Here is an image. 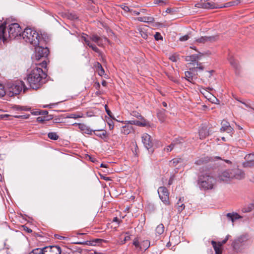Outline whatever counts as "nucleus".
Masks as SVG:
<instances>
[{"label": "nucleus", "instance_id": "338daca9", "mask_svg": "<svg viewBox=\"0 0 254 254\" xmlns=\"http://www.w3.org/2000/svg\"><path fill=\"white\" fill-rule=\"evenodd\" d=\"M173 11L172 9L171 8H167L166 10V12L167 13H171Z\"/></svg>", "mask_w": 254, "mask_h": 254}, {"label": "nucleus", "instance_id": "c756f323", "mask_svg": "<svg viewBox=\"0 0 254 254\" xmlns=\"http://www.w3.org/2000/svg\"><path fill=\"white\" fill-rule=\"evenodd\" d=\"M2 40L3 42L6 41L4 36V26L3 24L0 25V41Z\"/></svg>", "mask_w": 254, "mask_h": 254}, {"label": "nucleus", "instance_id": "bb28decb", "mask_svg": "<svg viewBox=\"0 0 254 254\" xmlns=\"http://www.w3.org/2000/svg\"><path fill=\"white\" fill-rule=\"evenodd\" d=\"M132 130V128L129 125H125L122 127L121 132L124 134H128Z\"/></svg>", "mask_w": 254, "mask_h": 254}, {"label": "nucleus", "instance_id": "9b49d317", "mask_svg": "<svg viewBox=\"0 0 254 254\" xmlns=\"http://www.w3.org/2000/svg\"><path fill=\"white\" fill-rule=\"evenodd\" d=\"M195 6L198 8H202L204 9H214L220 8V6H218L217 4L213 2H202V0L195 4Z\"/></svg>", "mask_w": 254, "mask_h": 254}, {"label": "nucleus", "instance_id": "dca6fc26", "mask_svg": "<svg viewBox=\"0 0 254 254\" xmlns=\"http://www.w3.org/2000/svg\"><path fill=\"white\" fill-rule=\"evenodd\" d=\"M231 170L233 179L241 180L245 178V173L242 170L235 168Z\"/></svg>", "mask_w": 254, "mask_h": 254}, {"label": "nucleus", "instance_id": "69168bd1", "mask_svg": "<svg viewBox=\"0 0 254 254\" xmlns=\"http://www.w3.org/2000/svg\"><path fill=\"white\" fill-rule=\"evenodd\" d=\"M24 230H26L28 233H31L32 230L27 227H26V228H24Z\"/></svg>", "mask_w": 254, "mask_h": 254}, {"label": "nucleus", "instance_id": "f257e3e1", "mask_svg": "<svg viewBox=\"0 0 254 254\" xmlns=\"http://www.w3.org/2000/svg\"><path fill=\"white\" fill-rule=\"evenodd\" d=\"M47 74L39 67L36 66L28 75L27 81L30 88L37 89L40 88L46 82Z\"/></svg>", "mask_w": 254, "mask_h": 254}, {"label": "nucleus", "instance_id": "5fc2aeb1", "mask_svg": "<svg viewBox=\"0 0 254 254\" xmlns=\"http://www.w3.org/2000/svg\"><path fill=\"white\" fill-rule=\"evenodd\" d=\"M48 112L47 111H42L41 112H35L33 114L34 115H38V114H42L43 115H46L48 114Z\"/></svg>", "mask_w": 254, "mask_h": 254}, {"label": "nucleus", "instance_id": "13d9d810", "mask_svg": "<svg viewBox=\"0 0 254 254\" xmlns=\"http://www.w3.org/2000/svg\"><path fill=\"white\" fill-rule=\"evenodd\" d=\"M106 113L107 114H108V116H109L111 118H112L113 119L115 120V119L114 118V117H113L112 116V114L111 113V112L110 111V110H106Z\"/></svg>", "mask_w": 254, "mask_h": 254}, {"label": "nucleus", "instance_id": "864d4df0", "mask_svg": "<svg viewBox=\"0 0 254 254\" xmlns=\"http://www.w3.org/2000/svg\"><path fill=\"white\" fill-rule=\"evenodd\" d=\"M47 120V119H46L45 117H39L37 118V121L40 123L43 122Z\"/></svg>", "mask_w": 254, "mask_h": 254}, {"label": "nucleus", "instance_id": "f8f14e48", "mask_svg": "<svg viewBox=\"0 0 254 254\" xmlns=\"http://www.w3.org/2000/svg\"><path fill=\"white\" fill-rule=\"evenodd\" d=\"M142 142L147 150L151 149L153 146V142L151 139V136L147 133H144L142 135Z\"/></svg>", "mask_w": 254, "mask_h": 254}, {"label": "nucleus", "instance_id": "5701e85b", "mask_svg": "<svg viewBox=\"0 0 254 254\" xmlns=\"http://www.w3.org/2000/svg\"><path fill=\"white\" fill-rule=\"evenodd\" d=\"M241 2V0H235L225 3L224 5L220 6V8L231 7L232 6L237 5Z\"/></svg>", "mask_w": 254, "mask_h": 254}, {"label": "nucleus", "instance_id": "473e14b6", "mask_svg": "<svg viewBox=\"0 0 254 254\" xmlns=\"http://www.w3.org/2000/svg\"><path fill=\"white\" fill-rule=\"evenodd\" d=\"M182 198H180L177 203V206L178 207V211L179 212H182L185 208V205L184 203H182Z\"/></svg>", "mask_w": 254, "mask_h": 254}, {"label": "nucleus", "instance_id": "37998d69", "mask_svg": "<svg viewBox=\"0 0 254 254\" xmlns=\"http://www.w3.org/2000/svg\"><path fill=\"white\" fill-rule=\"evenodd\" d=\"M98 64V68L99 69L98 73L100 76H102L104 73V70L102 66V65L99 63H97Z\"/></svg>", "mask_w": 254, "mask_h": 254}, {"label": "nucleus", "instance_id": "c9c22d12", "mask_svg": "<svg viewBox=\"0 0 254 254\" xmlns=\"http://www.w3.org/2000/svg\"><path fill=\"white\" fill-rule=\"evenodd\" d=\"M182 162V159L181 158H174L172 159L170 162V165L173 166H177L179 163Z\"/></svg>", "mask_w": 254, "mask_h": 254}, {"label": "nucleus", "instance_id": "72a5a7b5", "mask_svg": "<svg viewBox=\"0 0 254 254\" xmlns=\"http://www.w3.org/2000/svg\"><path fill=\"white\" fill-rule=\"evenodd\" d=\"M221 126L222 127L220 128V130L221 132H224L225 130L227 128H228L229 127H230L229 123L225 120L222 121V122H221Z\"/></svg>", "mask_w": 254, "mask_h": 254}, {"label": "nucleus", "instance_id": "a18cd8bd", "mask_svg": "<svg viewBox=\"0 0 254 254\" xmlns=\"http://www.w3.org/2000/svg\"><path fill=\"white\" fill-rule=\"evenodd\" d=\"M121 8L126 12H131L132 9H130L128 6L125 5V4H123L121 5Z\"/></svg>", "mask_w": 254, "mask_h": 254}, {"label": "nucleus", "instance_id": "a211bd4d", "mask_svg": "<svg viewBox=\"0 0 254 254\" xmlns=\"http://www.w3.org/2000/svg\"><path fill=\"white\" fill-rule=\"evenodd\" d=\"M81 40L82 41H84L88 46L91 48L92 50L95 52L97 53H100V50L95 45L91 43L90 39H88L85 36L82 35L81 37Z\"/></svg>", "mask_w": 254, "mask_h": 254}, {"label": "nucleus", "instance_id": "2f4dec72", "mask_svg": "<svg viewBox=\"0 0 254 254\" xmlns=\"http://www.w3.org/2000/svg\"><path fill=\"white\" fill-rule=\"evenodd\" d=\"M254 209V204L253 203L249 204L242 209V211L244 213L250 212Z\"/></svg>", "mask_w": 254, "mask_h": 254}, {"label": "nucleus", "instance_id": "ea45409f", "mask_svg": "<svg viewBox=\"0 0 254 254\" xmlns=\"http://www.w3.org/2000/svg\"><path fill=\"white\" fill-rule=\"evenodd\" d=\"M48 136L51 139L56 140L59 138V136L56 132H49L48 134Z\"/></svg>", "mask_w": 254, "mask_h": 254}, {"label": "nucleus", "instance_id": "cd10ccee", "mask_svg": "<svg viewBox=\"0 0 254 254\" xmlns=\"http://www.w3.org/2000/svg\"><path fill=\"white\" fill-rule=\"evenodd\" d=\"M83 117V114L82 113H71L67 115L66 118L76 119Z\"/></svg>", "mask_w": 254, "mask_h": 254}, {"label": "nucleus", "instance_id": "ddd939ff", "mask_svg": "<svg viewBox=\"0 0 254 254\" xmlns=\"http://www.w3.org/2000/svg\"><path fill=\"white\" fill-rule=\"evenodd\" d=\"M203 56V54L199 53L198 54H194L190 56L185 57V60L187 62H192V64L195 66L196 61L200 60Z\"/></svg>", "mask_w": 254, "mask_h": 254}, {"label": "nucleus", "instance_id": "423d86ee", "mask_svg": "<svg viewBox=\"0 0 254 254\" xmlns=\"http://www.w3.org/2000/svg\"><path fill=\"white\" fill-rule=\"evenodd\" d=\"M22 89L25 91V86L24 82L22 81H17L14 83L8 84L7 94L9 96L12 97L19 94Z\"/></svg>", "mask_w": 254, "mask_h": 254}, {"label": "nucleus", "instance_id": "09e8293b", "mask_svg": "<svg viewBox=\"0 0 254 254\" xmlns=\"http://www.w3.org/2000/svg\"><path fill=\"white\" fill-rule=\"evenodd\" d=\"M133 245L136 247V248H139L140 249V243L139 242L137 239H135L133 240Z\"/></svg>", "mask_w": 254, "mask_h": 254}, {"label": "nucleus", "instance_id": "79ce46f5", "mask_svg": "<svg viewBox=\"0 0 254 254\" xmlns=\"http://www.w3.org/2000/svg\"><path fill=\"white\" fill-rule=\"evenodd\" d=\"M7 94V90L4 89V86L0 83V97H2Z\"/></svg>", "mask_w": 254, "mask_h": 254}, {"label": "nucleus", "instance_id": "49530a36", "mask_svg": "<svg viewBox=\"0 0 254 254\" xmlns=\"http://www.w3.org/2000/svg\"><path fill=\"white\" fill-rule=\"evenodd\" d=\"M233 128L230 126L228 128H227L225 131H226L227 133H229L230 136H232V134L233 133Z\"/></svg>", "mask_w": 254, "mask_h": 254}, {"label": "nucleus", "instance_id": "6e6552de", "mask_svg": "<svg viewBox=\"0 0 254 254\" xmlns=\"http://www.w3.org/2000/svg\"><path fill=\"white\" fill-rule=\"evenodd\" d=\"M49 50L47 48H44L39 45L35 47V58L36 60H40L42 58H46L49 54Z\"/></svg>", "mask_w": 254, "mask_h": 254}, {"label": "nucleus", "instance_id": "6e6d98bb", "mask_svg": "<svg viewBox=\"0 0 254 254\" xmlns=\"http://www.w3.org/2000/svg\"><path fill=\"white\" fill-rule=\"evenodd\" d=\"M174 140H177L176 144L182 143L184 141L183 138H176Z\"/></svg>", "mask_w": 254, "mask_h": 254}, {"label": "nucleus", "instance_id": "4d7b16f0", "mask_svg": "<svg viewBox=\"0 0 254 254\" xmlns=\"http://www.w3.org/2000/svg\"><path fill=\"white\" fill-rule=\"evenodd\" d=\"M177 59H178V58H177V57H176V56H171V57H170V59L172 61H173V62H177Z\"/></svg>", "mask_w": 254, "mask_h": 254}, {"label": "nucleus", "instance_id": "a19ab883", "mask_svg": "<svg viewBox=\"0 0 254 254\" xmlns=\"http://www.w3.org/2000/svg\"><path fill=\"white\" fill-rule=\"evenodd\" d=\"M229 62H230V64L235 68H236V69H238V65L237 63H236V62L235 61V60H234V59L232 57H231L229 58Z\"/></svg>", "mask_w": 254, "mask_h": 254}, {"label": "nucleus", "instance_id": "e433bc0d", "mask_svg": "<svg viewBox=\"0 0 254 254\" xmlns=\"http://www.w3.org/2000/svg\"><path fill=\"white\" fill-rule=\"evenodd\" d=\"M177 140H173L171 144L168 145L166 148H164V150L166 152L171 151L174 147V146L176 145Z\"/></svg>", "mask_w": 254, "mask_h": 254}, {"label": "nucleus", "instance_id": "6ab92c4d", "mask_svg": "<svg viewBox=\"0 0 254 254\" xmlns=\"http://www.w3.org/2000/svg\"><path fill=\"white\" fill-rule=\"evenodd\" d=\"M209 134V131L207 127L202 126L199 130V135L200 139H202L205 138Z\"/></svg>", "mask_w": 254, "mask_h": 254}, {"label": "nucleus", "instance_id": "a878e982", "mask_svg": "<svg viewBox=\"0 0 254 254\" xmlns=\"http://www.w3.org/2000/svg\"><path fill=\"white\" fill-rule=\"evenodd\" d=\"M138 21L143 22H152L154 20V18L152 17L149 16H143V17H139L136 18Z\"/></svg>", "mask_w": 254, "mask_h": 254}, {"label": "nucleus", "instance_id": "393cba45", "mask_svg": "<svg viewBox=\"0 0 254 254\" xmlns=\"http://www.w3.org/2000/svg\"><path fill=\"white\" fill-rule=\"evenodd\" d=\"M93 132H94V134L102 138V139H104L106 137V134H107V132H106V131L105 130H94L93 131Z\"/></svg>", "mask_w": 254, "mask_h": 254}, {"label": "nucleus", "instance_id": "7ed1b4c3", "mask_svg": "<svg viewBox=\"0 0 254 254\" xmlns=\"http://www.w3.org/2000/svg\"><path fill=\"white\" fill-rule=\"evenodd\" d=\"M22 37L24 40L33 47L39 45L42 39V36L36 30L32 28L27 27L22 33Z\"/></svg>", "mask_w": 254, "mask_h": 254}, {"label": "nucleus", "instance_id": "b1692460", "mask_svg": "<svg viewBox=\"0 0 254 254\" xmlns=\"http://www.w3.org/2000/svg\"><path fill=\"white\" fill-rule=\"evenodd\" d=\"M128 123L130 125H134L140 127H145L147 125V124L145 121L140 122L137 120H131L128 121Z\"/></svg>", "mask_w": 254, "mask_h": 254}, {"label": "nucleus", "instance_id": "603ef678", "mask_svg": "<svg viewBox=\"0 0 254 254\" xmlns=\"http://www.w3.org/2000/svg\"><path fill=\"white\" fill-rule=\"evenodd\" d=\"M190 37L189 35H186L185 36H182L180 38V40L181 41H186L189 39Z\"/></svg>", "mask_w": 254, "mask_h": 254}, {"label": "nucleus", "instance_id": "7c9ffc66", "mask_svg": "<svg viewBox=\"0 0 254 254\" xmlns=\"http://www.w3.org/2000/svg\"><path fill=\"white\" fill-rule=\"evenodd\" d=\"M211 244L213 247L215 251L216 254H222V251L220 249V247L219 245L214 241H211Z\"/></svg>", "mask_w": 254, "mask_h": 254}, {"label": "nucleus", "instance_id": "4468645a", "mask_svg": "<svg viewBox=\"0 0 254 254\" xmlns=\"http://www.w3.org/2000/svg\"><path fill=\"white\" fill-rule=\"evenodd\" d=\"M220 180L224 182H227L233 179L231 170H227L221 173L219 176Z\"/></svg>", "mask_w": 254, "mask_h": 254}, {"label": "nucleus", "instance_id": "3c124183", "mask_svg": "<svg viewBox=\"0 0 254 254\" xmlns=\"http://www.w3.org/2000/svg\"><path fill=\"white\" fill-rule=\"evenodd\" d=\"M130 239V236H126L123 240H121L120 242V245L124 244L127 241H128Z\"/></svg>", "mask_w": 254, "mask_h": 254}, {"label": "nucleus", "instance_id": "2eb2a0df", "mask_svg": "<svg viewBox=\"0 0 254 254\" xmlns=\"http://www.w3.org/2000/svg\"><path fill=\"white\" fill-rule=\"evenodd\" d=\"M90 40L96 43L99 47L103 46L104 41H108L106 38H102L97 35H92L89 37Z\"/></svg>", "mask_w": 254, "mask_h": 254}, {"label": "nucleus", "instance_id": "c03bdc74", "mask_svg": "<svg viewBox=\"0 0 254 254\" xmlns=\"http://www.w3.org/2000/svg\"><path fill=\"white\" fill-rule=\"evenodd\" d=\"M230 237V236L229 235H228L225 239H224L222 242H219L217 244L219 245V247H221L222 245L225 244L227 241L228 240L229 238Z\"/></svg>", "mask_w": 254, "mask_h": 254}, {"label": "nucleus", "instance_id": "0e129e2a", "mask_svg": "<svg viewBox=\"0 0 254 254\" xmlns=\"http://www.w3.org/2000/svg\"><path fill=\"white\" fill-rule=\"evenodd\" d=\"M203 160H201V159H200L199 160H197L195 162V164H197V165H200L201 164V163H203Z\"/></svg>", "mask_w": 254, "mask_h": 254}, {"label": "nucleus", "instance_id": "9d476101", "mask_svg": "<svg viewBox=\"0 0 254 254\" xmlns=\"http://www.w3.org/2000/svg\"><path fill=\"white\" fill-rule=\"evenodd\" d=\"M218 40V36H204L195 38V42L198 44L212 43Z\"/></svg>", "mask_w": 254, "mask_h": 254}, {"label": "nucleus", "instance_id": "4c0bfd02", "mask_svg": "<svg viewBox=\"0 0 254 254\" xmlns=\"http://www.w3.org/2000/svg\"><path fill=\"white\" fill-rule=\"evenodd\" d=\"M13 109L16 110V111H27L30 109V108L25 107V106H21L19 105H14L13 107Z\"/></svg>", "mask_w": 254, "mask_h": 254}, {"label": "nucleus", "instance_id": "8fccbe9b", "mask_svg": "<svg viewBox=\"0 0 254 254\" xmlns=\"http://www.w3.org/2000/svg\"><path fill=\"white\" fill-rule=\"evenodd\" d=\"M196 67H194V69L198 68L199 69L202 70L204 69V67L201 65V63L197 62L195 64Z\"/></svg>", "mask_w": 254, "mask_h": 254}, {"label": "nucleus", "instance_id": "0eeeda50", "mask_svg": "<svg viewBox=\"0 0 254 254\" xmlns=\"http://www.w3.org/2000/svg\"><path fill=\"white\" fill-rule=\"evenodd\" d=\"M247 240L246 235H242L235 239L232 243V247L234 250L237 252H240Z\"/></svg>", "mask_w": 254, "mask_h": 254}, {"label": "nucleus", "instance_id": "20e7f679", "mask_svg": "<svg viewBox=\"0 0 254 254\" xmlns=\"http://www.w3.org/2000/svg\"><path fill=\"white\" fill-rule=\"evenodd\" d=\"M4 26V36L6 41L8 38L14 39L17 37L22 36L21 28L17 23H11L8 25L7 32L6 31V23H3Z\"/></svg>", "mask_w": 254, "mask_h": 254}, {"label": "nucleus", "instance_id": "e2e57ef3", "mask_svg": "<svg viewBox=\"0 0 254 254\" xmlns=\"http://www.w3.org/2000/svg\"><path fill=\"white\" fill-rule=\"evenodd\" d=\"M155 3H158V4L160 3L161 5H162L163 3H164V2L161 0H156Z\"/></svg>", "mask_w": 254, "mask_h": 254}, {"label": "nucleus", "instance_id": "1a4fd4ad", "mask_svg": "<svg viewBox=\"0 0 254 254\" xmlns=\"http://www.w3.org/2000/svg\"><path fill=\"white\" fill-rule=\"evenodd\" d=\"M158 193L160 199L164 204L165 205H169V193L167 189L164 187H160L158 189Z\"/></svg>", "mask_w": 254, "mask_h": 254}, {"label": "nucleus", "instance_id": "052dcab7", "mask_svg": "<svg viewBox=\"0 0 254 254\" xmlns=\"http://www.w3.org/2000/svg\"><path fill=\"white\" fill-rule=\"evenodd\" d=\"M54 105H55V104H49V105H44V106H43V107H44V108H48V107H49V108H52Z\"/></svg>", "mask_w": 254, "mask_h": 254}, {"label": "nucleus", "instance_id": "412c9836", "mask_svg": "<svg viewBox=\"0 0 254 254\" xmlns=\"http://www.w3.org/2000/svg\"><path fill=\"white\" fill-rule=\"evenodd\" d=\"M78 127L83 133L91 134L93 131L90 129L87 126L83 124H78Z\"/></svg>", "mask_w": 254, "mask_h": 254}, {"label": "nucleus", "instance_id": "de8ad7c7", "mask_svg": "<svg viewBox=\"0 0 254 254\" xmlns=\"http://www.w3.org/2000/svg\"><path fill=\"white\" fill-rule=\"evenodd\" d=\"M154 38L156 40L158 41L159 40H161L163 39L162 36L159 32H156L155 34L154 35Z\"/></svg>", "mask_w": 254, "mask_h": 254}, {"label": "nucleus", "instance_id": "58836bf2", "mask_svg": "<svg viewBox=\"0 0 254 254\" xmlns=\"http://www.w3.org/2000/svg\"><path fill=\"white\" fill-rule=\"evenodd\" d=\"M185 76H186V79L188 81H189L190 82H192V79H193V76H192V73L190 71H186L185 72Z\"/></svg>", "mask_w": 254, "mask_h": 254}, {"label": "nucleus", "instance_id": "c85d7f7f", "mask_svg": "<svg viewBox=\"0 0 254 254\" xmlns=\"http://www.w3.org/2000/svg\"><path fill=\"white\" fill-rule=\"evenodd\" d=\"M150 247V242L148 240H144L140 243V250H146Z\"/></svg>", "mask_w": 254, "mask_h": 254}, {"label": "nucleus", "instance_id": "f3484780", "mask_svg": "<svg viewBox=\"0 0 254 254\" xmlns=\"http://www.w3.org/2000/svg\"><path fill=\"white\" fill-rule=\"evenodd\" d=\"M245 159L246 162L244 163V167H254V153L247 155Z\"/></svg>", "mask_w": 254, "mask_h": 254}, {"label": "nucleus", "instance_id": "39448f33", "mask_svg": "<svg viewBox=\"0 0 254 254\" xmlns=\"http://www.w3.org/2000/svg\"><path fill=\"white\" fill-rule=\"evenodd\" d=\"M61 253L60 247L55 245L34 249L29 254H61Z\"/></svg>", "mask_w": 254, "mask_h": 254}, {"label": "nucleus", "instance_id": "aec40b11", "mask_svg": "<svg viewBox=\"0 0 254 254\" xmlns=\"http://www.w3.org/2000/svg\"><path fill=\"white\" fill-rule=\"evenodd\" d=\"M102 240L97 239L92 241H86L84 242H74V244H79V245H86L88 246H94L96 243H97L99 242L102 241Z\"/></svg>", "mask_w": 254, "mask_h": 254}, {"label": "nucleus", "instance_id": "bf43d9fd", "mask_svg": "<svg viewBox=\"0 0 254 254\" xmlns=\"http://www.w3.org/2000/svg\"><path fill=\"white\" fill-rule=\"evenodd\" d=\"M108 125L109 126V129L110 130H112L114 128V125L113 122H112L111 123H108Z\"/></svg>", "mask_w": 254, "mask_h": 254}, {"label": "nucleus", "instance_id": "f03ea898", "mask_svg": "<svg viewBox=\"0 0 254 254\" xmlns=\"http://www.w3.org/2000/svg\"><path fill=\"white\" fill-rule=\"evenodd\" d=\"M216 183V179L208 171L201 172L198 176L197 184L202 190L214 189Z\"/></svg>", "mask_w": 254, "mask_h": 254}, {"label": "nucleus", "instance_id": "4be33fe9", "mask_svg": "<svg viewBox=\"0 0 254 254\" xmlns=\"http://www.w3.org/2000/svg\"><path fill=\"white\" fill-rule=\"evenodd\" d=\"M227 217L230 219L233 222H234L235 220L242 218V217L241 216L237 213H228L227 214Z\"/></svg>", "mask_w": 254, "mask_h": 254}, {"label": "nucleus", "instance_id": "f704fd0d", "mask_svg": "<svg viewBox=\"0 0 254 254\" xmlns=\"http://www.w3.org/2000/svg\"><path fill=\"white\" fill-rule=\"evenodd\" d=\"M164 231V227L162 224H160L157 226L156 228V232L159 235H161L163 233Z\"/></svg>", "mask_w": 254, "mask_h": 254}, {"label": "nucleus", "instance_id": "774afa93", "mask_svg": "<svg viewBox=\"0 0 254 254\" xmlns=\"http://www.w3.org/2000/svg\"><path fill=\"white\" fill-rule=\"evenodd\" d=\"M102 178L104 180H106V181H110V180H111V179L109 177H108L103 176V177H102Z\"/></svg>", "mask_w": 254, "mask_h": 254}, {"label": "nucleus", "instance_id": "680f3d73", "mask_svg": "<svg viewBox=\"0 0 254 254\" xmlns=\"http://www.w3.org/2000/svg\"><path fill=\"white\" fill-rule=\"evenodd\" d=\"M130 12L132 13V14L136 15H138L140 13L139 12L135 11V10H132V11Z\"/></svg>", "mask_w": 254, "mask_h": 254}]
</instances>
